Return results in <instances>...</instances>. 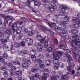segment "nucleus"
Segmentation results:
<instances>
[{"instance_id": "obj_38", "label": "nucleus", "mask_w": 80, "mask_h": 80, "mask_svg": "<svg viewBox=\"0 0 80 80\" xmlns=\"http://www.w3.org/2000/svg\"><path fill=\"white\" fill-rule=\"evenodd\" d=\"M4 77H8V73L7 71H5L3 74Z\"/></svg>"}, {"instance_id": "obj_24", "label": "nucleus", "mask_w": 80, "mask_h": 80, "mask_svg": "<svg viewBox=\"0 0 80 80\" xmlns=\"http://www.w3.org/2000/svg\"><path fill=\"white\" fill-rule=\"evenodd\" d=\"M13 65H12V67H11L10 66V63H8V67H10L11 68V70H12V71H13V70H16V67L15 66H13Z\"/></svg>"}, {"instance_id": "obj_21", "label": "nucleus", "mask_w": 80, "mask_h": 80, "mask_svg": "<svg viewBox=\"0 0 80 80\" xmlns=\"http://www.w3.org/2000/svg\"><path fill=\"white\" fill-rule=\"evenodd\" d=\"M34 4L35 6L40 7V6L41 5V2H38V1H36L34 2Z\"/></svg>"}, {"instance_id": "obj_15", "label": "nucleus", "mask_w": 80, "mask_h": 80, "mask_svg": "<svg viewBox=\"0 0 80 80\" xmlns=\"http://www.w3.org/2000/svg\"><path fill=\"white\" fill-rule=\"evenodd\" d=\"M0 16H1L2 17H3V18H8L10 19V20H13V18H12V17L9 16H8L7 17L5 16L3 14H0Z\"/></svg>"}, {"instance_id": "obj_19", "label": "nucleus", "mask_w": 80, "mask_h": 80, "mask_svg": "<svg viewBox=\"0 0 80 80\" xmlns=\"http://www.w3.org/2000/svg\"><path fill=\"white\" fill-rule=\"evenodd\" d=\"M15 73L17 76H22V71H16Z\"/></svg>"}, {"instance_id": "obj_41", "label": "nucleus", "mask_w": 80, "mask_h": 80, "mask_svg": "<svg viewBox=\"0 0 80 80\" xmlns=\"http://www.w3.org/2000/svg\"><path fill=\"white\" fill-rule=\"evenodd\" d=\"M39 67L41 68H42V69L44 68H45V65L43 64H41L39 65Z\"/></svg>"}, {"instance_id": "obj_13", "label": "nucleus", "mask_w": 80, "mask_h": 80, "mask_svg": "<svg viewBox=\"0 0 80 80\" xmlns=\"http://www.w3.org/2000/svg\"><path fill=\"white\" fill-rule=\"evenodd\" d=\"M29 64L27 63H25L22 65V68H27L29 67Z\"/></svg>"}, {"instance_id": "obj_33", "label": "nucleus", "mask_w": 80, "mask_h": 80, "mask_svg": "<svg viewBox=\"0 0 80 80\" xmlns=\"http://www.w3.org/2000/svg\"><path fill=\"white\" fill-rule=\"evenodd\" d=\"M33 43V40L32 39L30 38L29 43L28 44V45H32Z\"/></svg>"}, {"instance_id": "obj_14", "label": "nucleus", "mask_w": 80, "mask_h": 80, "mask_svg": "<svg viewBox=\"0 0 80 80\" xmlns=\"http://www.w3.org/2000/svg\"><path fill=\"white\" fill-rule=\"evenodd\" d=\"M2 47H3V51L5 52H7V51H9L10 50L8 49V47L7 45H6V44L3 45Z\"/></svg>"}, {"instance_id": "obj_6", "label": "nucleus", "mask_w": 80, "mask_h": 80, "mask_svg": "<svg viewBox=\"0 0 80 80\" xmlns=\"http://www.w3.org/2000/svg\"><path fill=\"white\" fill-rule=\"evenodd\" d=\"M69 18L67 16L64 17L63 18V20L65 21H61L60 22V25H62L64 28H67V25L68 24L67 23V22L69 21Z\"/></svg>"}, {"instance_id": "obj_17", "label": "nucleus", "mask_w": 80, "mask_h": 80, "mask_svg": "<svg viewBox=\"0 0 80 80\" xmlns=\"http://www.w3.org/2000/svg\"><path fill=\"white\" fill-rule=\"evenodd\" d=\"M51 80H60V77L58 75L52 76L51 78Z\"/></svg>"}, {"instance_id": "obj_12", "label": "nucleus", "mask_w": 80, "mask_h": 80, "mask_svg": "<svg viewBox=\"0 0 80 80\" xmlns=\"http://www.w3.org/2000/svg\"><path fill=\"white\" fill-rule=\"evenodd\" d=\"M9 63L11 67H12L13 65H20V62L18 61H12L11 62H9Z\"/></svg>"}, {"instance_id": "obj_49", "label": "nucleus", "mask_w": 80, "mask_h": 80, "mask_svg": "<svg viewBox=\"0 0 80 80\" xmlns=\"http://www.w3.org/2000/svg\"><path fill=\"white\" fill-rule=\"evenodd\" d=\"M59 66L61 68H63V64L62 62H60L59 63Z\"/></svg>"}, {"instance_id": "obj_51", "label": "nucleus", "mask_w": 80, "mask_h": 80, "mask_svg": "<svg viewBox=\"0 0 80 80\" xmlns=\"http://www.w3.org/2000/svg\"><path fill=\"white\" fill-rule=\"evenodd\" d=\"M37 62H38V63H41L42 62V60L40 59H39L37 60Z\"/></svg>"}, {"instance_id": "obj_4", "label": "nucleus", "mask_w": 80, "mask_h": 80, "mask_svg": "<svg viewBox=\"0 0 80 80\" xmlns=\"http://www.w3.org/2000/svg\"><path fill=\"white\" fill-rule=\"evenodd\" d=\"M71 45L72 46V50L73 52H74V53H75V51H76L77 50V47L76 46V45L78 47L80 46V41L77 42V39H74L72 40L71 43Z\"/></svg>"}, {"instance_id": "obj_63", "label": "nucleus", "mask_w": 80, "mask_h": 80, "mask_svg": "<svg viewBox=\"0 0 80 80\" xmlns=\"http://www.w3.org/2000/svg\"><path fill=\"white\" fill-rule=\"evenodd\" d=\"M74 29H73L72 30H71L70 31V33H72L74 34Z\"/></svg>"}, {"instance_id": "obj_53", "label": "nucleus", "mask_w": 80, "mask_h": 80, "mask_svg": "<svg viewBox=\"0 0 80 80\" xmlns=\"http://www.w3.org/2000/svg\"><path fill=\"white\" fill-rule=\"evenodd\" d=\"M42 80H47V78L46 77H45V76H43L42 78Z\"/></svg>"}, {"instance_id": "obj_37", "label": "nucleus", "mask_w": 80, "mask_h": 80, "mask_svg": "<svg viewBox=\"0 0 80 80\" xmlns=\"http://www.w3.org/2000/svg\"><path fill=\"white\" fill-rule=\"evenodd\" d=\"M78 38V35L77 34H75L74 35H73L72 37V38L73 39H76Z\"/></svg>"}, {"instance_id": "obj_16", "label": "nucleus", "mask_w": 80, "mask_h": 80, "mask_svg": "<svg viewBox=\"0 0 80 80\" xmlns=\"http://www.w3.org/2000/svg\"><path fill=\"white\" fill-rule=\"evenodd\" d=\"M30 53L32 56H34L37 53V51L35 50L32 49L30 51Z\"/></svg>"}, {"instance_id": "obj_45", "label": "nucleus", "mask_w": 80, "mask_h": 80, "mask_svg": "<svg viewBox=\"0 0 80 80\" xmlns=\"http://www.w3.org/2000/svg\"><path fill=\"white\" fill-rule=\"evenodd\" d=\"M5 58L3 56H1L0 57V61L1 62H3L4 60H5Z\"/></svg>"}, {"instance_id": "obj_31", "label": "nucleus", "mask_w": 80, "mask_h": 80, "mask_svg": "<svg viewBox=\"0 0 80 80\" xmlns=\"http://www.w3.org/2000/svg\"><path fill=\"white\" fill-rule=\"evenodd\" d=\"M2 70L3 71H5L7 70V67L5 66H3L2 67Z\"/></svg>"}, {"instance_id": "obj_8", "label": "nucleus", "mask_w": 80, "mask_h": 80, "mask_svg": "<svg viewBox=\"0 0 80 80\" xmlns=\"http://www.w3.org/2000/svg\"><path fill=\"white\" fill-rule=\"evenodd\" d=\"M35 46L37 48L38 52H42V48L43 46L42 44L40 42H36L35 44Z\"/></svg>"}, {"instance_id": "obj_44", "label": "nucleus", "mask_w": 80, "mask_h": 80, "mask_svg": "<svg viewBox=\"0 0 80 80\" xmlns=\"http://www.w3.org/2000/svg\"><path fill=\"white\" fill-rule=\"evenodd\" d=\"M44 7L46 8H49L50 7V4H44Z\"/></svg>"}, {"instance_id": "obj_40", "label": "nucleus", "mask_w": 80, "mask_h": 80, "mask_svg": "<svg viewBox=\"0 0 80 80\" xmlns=\"http://www.w3.org/2000/svg\"><path fill=\"white\" fill-rule=\"evenodd\" d=\"M3 57H4V58H5V59L7 58L8 57V54H7V53L6 52L4 53L3 54Z\"/></svg>"}, {"instance_id": "obj_48", "label": "nucleus", "mask_w": 80, "mask_h": 80, "mask_svg": "<svg viewBox=\"0 0 80 80\" xmlns=\"http://www.w3.org/2000/svg\"><path fill=\"white\" fill-rule=\"evenodd\" d=\"M59 16H60V15H59L58 13H56L55 14L54 17L56 18H58V17H59Z\"/></svg>"}, {"instance_id": "obj_32", "label": "nucleus", "mask_w": 80, "mask_h": 80, "mask_svg": "<svg viewBox=\"0 0 80 80\" xmlns=\"http://www.w3.org/2000/svg\"><path fill=\"white\" fill-rule=\"evenodd\" d=\"M38 57L39 58H41V59L42 58H44V56L40 54H39L38 55Z\"/></svg>"}, {"instance_id": "obj_27", "label": "nucleus", "mask_w": 80, "mask_h": 80, "mask_svg": "<svg viewBox=\"0 0 80 80\" xmlns=\"http://www.w3.org/2000/svg\"><path fill=\"white\" fill-rule=\"evenodd\" d=\"M2 63L4 65H6L8 63V59H5L2 61Z\"/></svg>"}, {"instance_id": "obj_3", "label": "nucleus", "mask_w": 80, "mask_h": 80, "mask_svg": "<svg viewBox=\"0 0 80 80\" xmlns=\"http://www.w3.org/2000/svg\"><path fill=\"white\" fill-rule=\"evenodd\" d=\"M18 22H14L11 26V28L13 29L12 31L13 33L16 32L17 34L20 33L22 31V28L21 27H19L18 28Z\"/></svg>"}, {"instance_id": "obj_34", "label": "nucleus", "mask_w": 80, "mask_h": 80, "mask_svg": "<svg viewBox=\"0 0 80 80\" xmlns=\"http://www.w3.org/2000/svg\"><path fill=\"white\" fill-rule=\"evenodd\" d=\"M31 58H32L33 61H34V62H35V61H36V60H37V58H36V57H35V56H32Z\"/></svg>"}, {"instance_id": "obj_55", "label": "nucleus", "mask_w": 80, "mask_h": 80, "mask_svg": "<svg viewBox=\"0 0 80 80\" xmlns=\"http://www.w3.org/2000/svg\"><path fill=\"white\" fill-rule=\"evenodd\" d=\"M28 29H26L25 28H24L23 32L25 33H27V32H28Z\"/></svg>"}, {"instance_id": "obj_2", "label": "nucleus", "mask_w": 80, "mask_h": 80, "mask_svg": "<svg viewBox=\"0 0 80 80\" xmlns=\"http://www.w3.org/2000/svg\"><path fill=\"white\" fill-rule=\"evenodd\" d=\"M3 28H0V42L2 43H6L9 41V38L7 37L6 38L4 36V33H7V34H10L12 32V30L10 29H8L6 31H2Z\"/></svg>"}, {"instance_id": "obj_22", "label": "nucleus", "mask_w": 80, "mask_h": 80, "mask_svg": "<svg viewBox=\"0 0 80 80\" xmlns=\"http://www.w3.org/2000/svg\"><path fill=\"white\" fill-rule=\"evenodd\" d=\"M38 71V68H33L31 69V72L33 73H36Z\"/></svg>"}, {"instance_id": "obj_10", "label": "nucleus", "mask_w": 80, "mask_h": 80, "mask_svg": "<svg viewBox=\"0 0 80 80\" xmlns=\"http://www.w3.org/2000/svg\"><path fill=\"white\" fill-rule=\"evenodd\" d=\"M68 8V6L67 5H63L60 6L59 8V10L62 12H64L66 11V10Z\"/></svg>"}, {"instance_id": "obj_1", "label": "nucleus", "mask_w": 80, "mask_h": 80, "mask_svg": "<svg viewBox=\"0 0 80 80\" xmlns=\"http://www.w3.org/2000/svg\"><path fill=\"white\" fill-rule=\"evenodd\" d=\"M48 51L50 53L51 55H53V58L54 59L52 61V63L54 64H58V60L60 59V56L63 55V52L62 51H55L52 48L49 47L48 48Z\"/></svg>"}, {"instance_id": "obj_9", "label": "nucleus", "mask_w": 80, "mask_h": 80, "mask_svg": "<svg viewBox=\"0 0 80 80\" xmlns=\"http://www.w3.org/2000/svg\"><path fill=\"white\" fill-rule=\"evenodd\" d=\"M49 6L50 7L49 8V9L51 12H53L55 10V9L57 8V5L55 4V3H51L49 4Z\"/></svg>"}, {"instance_id": "obj_5", "label": "nucleus", "mask_w": 80, "mask_h": 80, "mask_svg": "<svg viewBox=\"0 0 80 80\" xmlns=\"http://www.w3.org/2000/svg\"><path fill=\"white\" fill-rule=\"evenodd\" d=\"M46 37H42L40 35H38L37 37L36 38L39 41H41V43H43L44 47L46 48H47V46H48V40H45V38Z\"/></svg>"}, {"instance_id": "obj_36", "label": "nucleus", "mask_w": 80, "mask_h": 80, "mask_svg": "<svg viewBox=\"0 0 80 80\" xmlns=\"http://www.w3.org/2000/svg\"><path fill=\"white\" fill-rule=\"evenodd\" d=\"M61 79L62 80H65L67 79V76L66 75H62L61 77Z\"/></svg>"}, {"instance_id": "obj_59", "label": "nucleus", "mask_w": 80, "mask_h": 80, "mask_svg": "<svg viewBox=\"0 0 80 80\" xmlns=\"http://www.w3.org/2000/svg\"><path fill=\"white\" fill-rule=\"evenodd\" d=\"M11 52L12 54L15 53V52H14V49L13 48H12L11 49Z\"/></svg>"}, {"instance_id": "obj_62", "label": "nucleus", "mask_w": 80, "mask_h": 80, "mask_svg": "<svg viewBox=\"0 0 80 80\" xmlns=\"http://www.w3.org/2000/svg\"><path fill=\"white\" fill-rule=\"evenodd\" d=\"M48 75H49L48 74V73H46L44 74V75L43 76H45V77H46V78H47V77H48Z\"/></svg>"}, {"instance_id": "obj_64", "label": "nucleus", "mask_w": 80, "mask_h": 80, "mask_svg": "<svg viewBox=\"0 0 80 80\" xmlns=\"http://www.w3.org/2000/svg\"><path fill=\"white\" fill-rule=\"evenodd\" d=\"M76 1L77 2H78V5L79 7H80V0H77Z\"/></svg>"}, {"instance_id": "obj_52", "label": "nucleus", "mask_w": 80, "mask_h": 80, "mask_svg": "<svg viewBox=\"0 0 80 80\" xmlns=\"http://www.w3.org/2000/svg\"><path fill=\"white\" fill-rule=\"evenodd\" d=\"M33 32L32 31H30L28 32V35L29 36H31V35H33Z\"/></svg>"}, {"instance_id": "obj_28", "label": "nucleus", "mask_w": 80, "mask_h": 80, "mask_svg": "<svg viewBox=\"0 0 80 80\" xmlns=\"http://www.w3.org/2000/svg\"><path fill=\"white\" fill-rule=\"evenodd\" d=\"M56 64L54 67V69L55 70H58V65L57 64Z\"/></svg>"}, {"instance_id": "obj_61", "label": "nucleus", "mask_w": 80, "mask_h": 80, "mask_svg": "<svg viewBox=\"0 0 80 80\" xmlns=\"http://www.w3.org/2000/svg\"><path fill=\"white\" fill-rule=\"evenodd\" d=\"M66 51L67 53L70 54V50L69 49H67L66 50Z\"/></svg>"}, {"instance_id": "obj_35", "label": "nucleus", "mask_w": 80, "mask_h": 80, "mask_svg": "<svg viewBox=\"0 0 80 80\" xmlns=\"http://www.w3.org/2000/svg\"><path fill=\"white\" fill-rule=\"evenodd\" d=\"M34 77L35 78H39L40 77V74L38 73H36L34 75Z\"/></svg>"}, {"instance_id": "obj_42", "label": "nucleus", "mask_w": 80, "mask_h": 80, "mask_svg": "<svg viewBox=\"0 0 80 80\" xmlns=\"http://www.w3.org/2000/svg\"><path fill=\"white\" fill-rule=\"evenodd\" d=\"M67 70L68 72H71L72 70V68L71 67L69 66H68L67 67Z\"/></svg>"}, {"instance_id": "obj_47", "label": "nucleus", "mask_w": 80, "mask_h": 80, "mask_svg": "<svg viewBox=\"0 0 80 80\" xmlns=\"http://www.w3.org/2000/svg\"><path fill=\"white\" fill-rule=\"evenodd\" d=\"M22 36L23 35H22V34H19L18 37V39H20V38H22Z\"/></svg>"}, {"instance_id": "obj_46", "label": "nucleus", "mask_w": 80, "mask_h": 80, "mask_svg": "<svg viewBox=\"0 0 80 80\" xmlns=\"http://www.w3.org/2000/svg\"><path fill=\"white\" fill-rule=\"evenodd\" d=\"M22 47H24L25 45V42L24 41H22L20 43Z\"/></svg>"}, {"instance_id": "obj_18", "label": "nucleus", "mask_w": 80, "mask_h": 80, "mask_svg": "<svg viewBox=\"0 0 80 80\" xmlns=\"http://www.w3.org/2000/svg\"><path fill=\"white\" fill-rule=\"evenodd\" d=\"M52 64V61L50 60H47L45 62V64L48 66H49Z\"/></svg>"}, {"instance_id": "obj_57", "label": "nucleus", "mask_w": 80, "mask_h": 80, "mask_svg": "<svg viewBox=\"0 0 80 80\" xmlns=\"http://www.w3.org/2000/svg\"><path fill=\"white\" fill-rule=\"evenodd\" d=\"M58 13L60 15H63V12H62V11L59 12Z\"/></svg>"}, {"instance_id": "obj_30", "label": "nucleus", "mask_w": 80, "mask_h": 80, "mask_svg": "<svg viewBox=\"0 0 80 80\" xmlns=\"http://www.w3.org/2000/svg\"><path fill=\"white\" fill-rule=\"evenodd\" d=\"M25 61L27 63H30V58H27L25 60Z\"/></svg>"}, {"instance_id": "obj_56", "label": "nucleus", "mask_w": 80, "mask_h": 80, "mask_svg": "<svg viewBox=\"0 0 80 80\" xmlns=\"http://www.w3.org/2000/svg\"><path fill=\"white\" fill-rule=\"evenodd\" d=\"M51 73L52 75H56V72L54 71H53Z\"/></svg>"}, {"instance_id": "obj_43", "label": "nucleus", "mask_w": 80, "mask_h": 80, "mask_svg": "<svg viewBox=\"0 0 80 80\" xmlns=\"http://www.w3.org/2000/svg\"><path fill=\"white\" fill-rule=\"evenodd\" d=\"M10 74L11 75H12V76L15 75V72L13 71H12V70H10Z\"/></svg>"}, {"instance_id": "obj_26", "label": "nucleus", "mask_w": 80, "mask_h": 80, "mask_svg": "<svg viewBox=\"0 0 80 80\" xmlns=\"http://www.w3.org/2000/svg\"><path fill=\"white\" fill-rule=\"evenodd\" d=\"M67 30L64 29H62L61 30V33L62 34H63V35H64V34H66V33H67Z\"/></svg>"}, {"instance_id": "obj_60", "label": "nucleus", "mask_w": 80, "mask_h": 80, "mask_svg": "<svg viewBox=\"0 0 80 80\" xmlns=\"http://www.w3.org/2000/svg\"><path fill=\"white\" fill-rule=\"evenodd\" d=\"M55 30H57V31H58V30H61V28L59 27H58L57 28H54Z\"/></svg>"}, {"instance_id": "obj_58", "label": "nucleus", "mask_w": 80, "mask_h": 80, "mask_svg": "<svg viewBox=\"0 0 80 80\" xmlns=\"http://www.w3.org/2000/svg\"><path fill=\"white\" fill-rule=\"evenodd\" d=\"M29 40H30V38H27L26 40V43H28H28H29Z\"/></svg>"}, {"instance_id": "obj_23", "label": "nucleus", "mask_w": 80, "mask_h": 80, "mask_svg": "<svg viewBox=\"0 0 80 80\" xmlns=\"http://www.w3.org/2000/svg\"><path fill=\"white\" fill-rule=\"evenodd\" d=\"M80 18H74L72 19V21L73 22H78Z\"/></svg>"}, {"instance_id": "obj_39", "label": "nucleus", "mask_w": 80, "mask_h": 80, "mask_svg": "<svg viewBox=\"0 0 80 80\" xmlns=\"http://www.w3.org/2000/svg\"><path fill=\"white\" fill-rule=\"evenodd\" d=\"M20 43H15V44H14V46L15 47H19L20 46Z\"/></svg>"}, {"instance_id": "obj_50", "label": "nucleus", "mask_w": 80, "mask_h": 80, "mask_svg": "<svg viewBox=\"0 0 80 80\" xmlns=\"http://www.w3.org/2000/svg\"><path fill=\"white\" fill-rule=\"evenodd\" d=\"M60 48L62 49V50H65V47L62 45H60Z\"/></svg>"}, {"instance_id": "obj_29", "label": "nucleus", "mask_w": 80, "mask_h": 80, "mask_svg": "<svg viewBox=\"0 0 80 80\" xmlns=\"http://www.w3.org/2000/svg\"><path fill=\"white\" fill-rule=\"evenodd\" d=\"M23 5L24 6H25V5H30V1H29V0H28L27 2V3H23Z\"/></svg>"}, {"instance_id": "obj_11", "label": "nucleus", "mask_w": 80, "mask_h": 80, "mask_svg": "<svg viewBox=\"0 0 80 80\" xmlns=\"http://www.w3.org/2000/svg\"><path fill=\"white\" fill-rule=\"evenodd\" d=\"M41 30L42 31H43L44 32H45V30H47V31H48L50 33V35L52 36H53L54 33L53 32H52V31L50 30V29H46L43 27V26H41Z\"/></svg>"}, {"instance_id": "obj_54", "label": "nucleus", "mask_w": 80, "mask_h": 80, "mask_svg": "<svg viewBox=\"0 0 80 80\" xmlns=\"http://www.w3.org/2000/svg\"><path fill=\"white\" fill-rule=\"evenodd\" d=\"M75 55H76V58H77V59H79L80 57V55L79 54H76V53H75Z\"/></svg>"}, {"instance_id": "obj_20", "label": "nucleus", "mask_w": 80, "mask_h": 80, "mask_svg": "<svg viewBox=\"0 0 80 80\" xmlns=\"http://www.w3.org/2000/svg\"><path fill=\"white\" fill-rule=\"evenodd\" d=\"M80 27V24L78 23L74 24L72 25V27L74 28H78Z\"/></svg>"}, {"instance_id": "obj_7", "label": "nucleus", "mask_w": 80, "mask_h": 80, "mask_svg": "<svg viewBox=\"0 0 80 80\" xmlns=\"http://www.w3.org/2000/svg\"><path fill=\"white\" fill-rule=\"evenodd\" d=\"M64 57H66L64 60V61L66 62H67L68 61L69 62L71 63L72 62H73L72 57H71V56H70L67 53L66 54H64Z\"/></svg>"}, {"instance_id": "obj_25", "label": "nucleus", "mask_w": 80, "mask_h": 80, "mask_svg": "<svg viewBox=\"0 0 80 80\" xmlns=\"http://www.w3.org/2000/svg\"><path fill=\"white\" fill-rule=\"evenodd\" d=\"M5 22H6L7 24L9 25L11 24V22L12 21L9 19H7L6 20H5Z\"/></svg>"}]
</instances>
